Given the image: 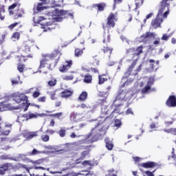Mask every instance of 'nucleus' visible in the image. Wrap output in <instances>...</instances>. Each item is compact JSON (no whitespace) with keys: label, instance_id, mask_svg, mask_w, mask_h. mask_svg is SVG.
Here are the masks:
<instances>
[{"label":"nucleus","instance_id":"nucleus-36","mask_svg":"<svg viewBox=\"0 0 176 176\" xmlns=\"http://www.w3.org/2000/svg\"><path fill=\"white\" fill-rule=\"evenodd\" d=\"M100 136L101 133H97L96 134H95L91 140V144H93V142H96V141H98V138H100Z\"/></svg>","mask_w":176,"mask_h":176},{"label":"nucleus","instance_id":"nucleus-17","mask_svg":"<svg viewBox=\"0 0 176 176\" xmlns=\"http://www.w3.org/2000/svg\"><path fill=\"white\" fill-rule=\"evenodd\" d=\"M50 54H56V57L54 59V65H57L58 64V61H60V57H61V51L59 49H56L54 50V53Z\"/></svg>","mask_w":176,"mask_h":176},{"label":"nucleus","instance_id":"nucleus-39","mask_svg":"<svg viewBox=\"0 0 176 176\" xmlns=\"http://www.w3.org/2000/svg\"><path fill=\"white\" fill-rule=\"evenodd\" d=\"M47 85L50 87H54V86H56L57 85V80L54 78V79L48 81Z\"/></svg>","mask_w":176,"mask_h":176},{"label":"nucleus","instance_id":"nucleus-7","mask_svg":"<svg viewBox=\"0 0 176 176\" xmlns=\"http://www.w3.org/2000/svg\"><path fill=\"white\" fill-rule=\"evenodd\" d=\"M149 38H155V33L146 32L140 36V42L146 43L149 41Z\"/></svg>","mask_w":176,"mask_h":176},{"label":"nucleus","instance_id":"nucleus-21","mask_svg":"<svg viewBox=\"0 0 176 176\" xmlns=\"http://www.w3.org/2000/svg\"><path fill=\"white\" fill-rule=\"evenodd\" d=\"M104 142L106 144V148L108 149V151H112V149H113V143L109 138H106L104 139Z\"/></svg>","mask_w":176,"mask_h":176},{"label":"nucleus","instance_id":"nucleus-40","mask_svg":"<svg viewBox=\"0 0 176 176\" xmlns=\"http://www.w3.org/2000/svg\"><path fill=\"white\" fill-rule=\"evenodd\" d=\"M153 85H155V78L149 77L148 80L147 81V85L152 87Z\"/></svg>","mask_w":176,"mask_h":176},{"label":"nucleus","instance_id":"nucleus-13","mask_svg":"<svg viewBox=\"0 0 176 176\" xmlns=\"http://www.w3.org/2000/svg\"><path fill=\"white\" fill-rule=\"evenodd\" d=\"M12 109H14L12 104H5L3 102L0 103V111L1 112H3V111H10Z\"/></svg>","mask_w":176,"mask_h":176},{"label":"nucleus","instance_id":"nucleus-46","mask_svg":"<svg viewBox=\"0 0 176 176\" xmlns=\"http://www.w3.org/2000/svg\"><path fill=\"white\" fill-rule=\"evenodd\" d=\"M77 108H81L82 109H89L90 107H89V105L86 104L85 103H82L81 104H78Z\"/></svg>","mask_w":176,"mask_h":176},{"label":"nucleus","instance_id":"nucleus-29","mask_svg":"<svg viewBox=\"0 0 176 176\" xmlns=\"http://www.w3.org/2000/svg\"><path fill=\"white\" fill-rule=\"evenodd\" d=\"M93 81V76L91 74H86L84 76V79H83V82L84 83H91V82Z\"/></svg>","mask_w":176,"mask_h":176},{"label":"nucleus","instance_id":"nucleus-48","mask_svg":"<svg viewBox=\"0 0 176 176\" xmlns=\"http://www.w3.org/2000/svg\"><path fill=\"white\" fill-rule=\"evenodd\" d=\"M119 107H120V104H118V105L116 106L115 109L111 112V113L112 114H113V113H120V108H119Z\"/></svg>","mask_w":176,"mask_h":176},{"label":"nucleus","instance_id":"nucleus-43","mask_svg":"<svg viewBox=\"0 0 176 176\" xmlns=\"http://www.w3.org/2000/svg\"><path fill=\"white\" fill-rule=\"evenodd\" d=\"M49 116H50V118H57L58 119H60V118L63 116V113L60 112L54 114H50Z\"/></svg>","mask_w":176,"mask_h":176},{"label":"nucleus","instance_id":"nucleus-54","mask_svg":"<svg viewBox=\"0 0 176 176\" xmlns=\"http://www.w3.org/2000/svg\"><path fill=\"white\" fill-rule=\"evenodd\" d=\"M93 64H96V65H100V60L97 58V56H94Z\"/></svg>","mask_w":176,"mask_h":176},{"label":"nucleus","instance_id":"nucleus-51","mask_svg":"<svg viewBox=\"0 0 176 176\" xmlns=\"http://www.w3.org/2000/svg\"><path fill=\"white\" fill-rule=\"evenodd\" d=\"M135 52V47H131L126 51V54H131L132 53H134Z\"/></svg>","mask_w":176,"mask_h":176},{"label":"nucleus","instance_id":"nucleus-20","mask_svg":"<svg viewBox=\"0 0 176 176\" xmlns=\"http://www.w3.org/2000/svg\"><path fill=\"white\" fill-rule=\"evenodd\" d=\"M47 5L48 9H50V8H60L61 6V4L57 3V1L54 0L47 1Z\"/></svg>","mask_w":176,"mask_h":176},{"label":"nucleus","instance_id":"nucleus-16","mask_svg":"<svg viewBox=\"0 0 176 176\" xmlns=\"http://www.w3.org/2000/svg\"><path fill=\"white\" fill-rule=\"evenodd\" d=\"M111 111H112V107L111 106L104 105V106H102L101 108V114L105 115V116L109 115Z\"/></svg>","mask_w":176,"mask_h":176},{"label":"nucleus","instance_id":"nucleus-55","mask_svg":"<svg viewBox=\"0 0 176 176\" xmlns=\"http://www.w3.org/2000/svg\"><path fill=\"white\" fill-rule=\"evenodd\" d=\"M38 102H46V96H42L37 99Z\"/></svg>","mask_w":176,"mask_h":176},{"label":"nucleus","instance_id":"nucleus-47","mask_svg":"<svg viewBox=\"0 0 176 176\" xmlns=\"http://www.w3.org/2000/svg\"><path fill=\"white\" fill-rule=\"evenodd\" d=\"M41 140L43 141V142H47L49 140H50V138L48 135H41Z\"/></svg>","mask_w":176,"mask_h":176},{"label":"nucleus","instance_id":"nucleus-57","mask_svg":"<svg viewBox=\"0 0 176 176\" xmlns=\"http://www.w3.org/2000/svg\"><path fill=\"white\" fill-rule=\"evenodd\" d=\"M74 79V76H65L63 77V80H72Z\"/></svg>","mask_w":176,"mask_h":176},{"label":"nucleus","instance_id":"nucleus-64","mask_svg":"<svg viewBox=\"0 0 176 176\" xmlns=\"http://www.w3.org/2000/svg\"><path fill=\"white\" fill-rule=\"evenodd\" d=\"M115 173L114 169L109 170V176H118L116 174H113Z\"/></svg>","mask_w":176,"mask_h":176},{"label":"nucleus","instance_id":"nucleus-18","mask_svg":"<svg viewBox=\"0 0 176 176\" xmlns=\"http://www.w3.org/2000/svg\"><path fill=\"white\" fill-rule=\"evenodd\" d=\"M157 166V163L155 162H147L145 163L142 164V167H144V168H153V167Z\"/></svg>","mask_w":176,"mask_h":176},{"label":"nucleus","instance_id":"nucleus-53","mask_svg":"<svg viewBox=\"0 0 176 176\" xmlns=\"http://www.w3.org/2000/svg\"><path fill=\"white\" fill-rule=\"evenodd\" d=\"M170 38V35H168L167 34H164L161 38L162 41H168Z\"/></svg>","mask_w":176,"mask_h":176},{"label":"nucleus","instance_id":"nucleus-41","mask_svg":"<svg viewBox=\"0 0 176 176\" xmlns=\"http://www.w3.org/2000/svg\"><path fill=\"white\" fill-rule=\"evenodd\" d=\"M12 167V164L6 163L1 166V168L4 169L6 171H8V170L10 169Z\"/></svg>","mask_w":176,"mask_h":176},{"label":"nucleus","instance_id":"nucleus-31","mask_svg":"<svg viewBox=\"0 0 176 176\" xmlns=\"http://www.w3.org/2000/svg\"><path fill=\"white\" fill-rule=\"evenodd\" d=\"M144 49V47L142 45H140L137 47V49H135V53L133 54V56H140L141 54H142V50Z\"/></svg>","mask_w":176,"mask_h":176},{"label":"nucleus","instance_id":"nucleus-15","mask_svg":"<svg viewBox=\"0 0 176 176\" xmlns=\"http://www.w3.org/2000/svg\"><path fill=\"white\" fill-rule=\"evenodd\" d=\"M41 3H38L36 7V10L38 12H41V10H45V9H47V6H43V5H47V0H39Z\"/></svg>","mask_w":176,"mask_h":176},{"label":"nucleus","instance_id":"nucleus-56","mask_svg":"<svg viewBox=\"0 0 176 176\" xmlns=\"http://www.w3.org/2000/svg\"><path fill=\"white\" fill-rule=\"evenodd\" d=\"M41 96V92L36 91L33 93L32 97L33 98H38Z\"/></svg>","mask_w":176,"mask_h":176},{"label":"nucleus","instance_id":"nucleus-34","mask_svg":"<svg viewBox=\"0 0 176 176\" xmlns=\"http://www.w3.org/2000/svg\"><path fill=\"white\" fill-rule=\"evenodd\" d=\"M24 69H25V65L21 63H19L17 65V70L20 74H23V72H24Z\"/></svg>","mask_w":176,"mask_h":176},{"label":"nucleus","instance_id":"nucleus-60","mask_svg":"<svg viewBox=\"0 0 176 176\" xmlns=\"http://www.w3.org/2000/svg\"><path fill=\"white\" fill-rule=\"evenodd\" d=\"M155 171H156V170H153V172H151L149 170H146L145 174L147 176H155V175L153 174V173H155Z\"/></svg>","mask_w":176,"mask_h":176},{"label":"nucleus","instance_id":"nucleus-12","mask_svg":"<svg viewBox=\"0 0 176 176\" xmlns=\"http://www.w3.org/2000/svg\"><path fill=\"white\" fill-rule=\"evenodd\" d=\"M126 91H124V90H120L116 97L115 100L113 102L112 107H113L117 100H120L121 101H123V100H126Z\"/></svg>","mask_w":176,"mask_h":176},{"label":"nucleus","instance_id":"nucleus-19","mask_svg":"<svg viewBox=\"0 0 176 176\" xmlns=\"http://www.w3.org/2000/svg\"><path fill=\"white\" fill-rule=\"evenodd\" d=\"M74 94V92L69 89H65L60 93V97L61 98H69L71 96Z\"/></svg>","mask_w":176,"mask_h":176},{"label":"nucleus","instance_id":"nucleus-38","mask_svg":"<svg viewBox=\"0 0 176 176\" xmlns=\"http://www.w3.org/2000/svg\"><path fill=\"white\" fill-rule=\"evenodd\" d=\"M164 131L169 134H173V135H176V128H170L169 129H165Z\"/></svg>","mask_w":176,"mask_h":176},{"label":"nucleus","instance_id":"nucleus-50","mask_svg":"<svg viewBox=\"0 0 176 176\" xmlns=\"http://www.w3.org/2000/svg\"><path fill=\"white\" fill-rule=\"evenodd\" d=\"M41 153V151L36 150V148H34L32 151L30 153V156H35L36 155H39Z\"/></svg>","mask_w":176,"mask_h":176},{"label":"nucleus","instance_id":"nucleus-32","mask_svg":"<svg viewBox=\"0 0 176 176\" xmlns=\"http://www.w3.org/2000/svg\"><path fill=\"white\" fill-rule=\"evenodd\" d=\"M145 0H134L135 1V9H139V8H141L142 5H144V1Z\"/></svg>","mask_w":176,"mask_h":176},{"label":"nucleus","instance_id":"nucleus-28","mask_svg":"<svg viewBox=\"0 0 176 176\" xmlns=\"http://www.w3.org/2000/svg\"><path fill=\"white\" fill-rule=\"evenodd\" d=\"M17 57H18V58H19V63H23V61L24 63H25V60H27V58H32V57H34V56L32 54H30L27 55L26 56H18Z\"/></svg>","mask_w":176,"mask_h":176},{"label":"nucleus","instance_id":"nucleus-62","mask_svg":"<svg viewBox=\"0 0 176 176\" xmlns=\"http://www.w3.org/2000/svg\"><path fill=\"white\" fill-rule=\"evenodd\" d=\"M19 167H21V168H25V170H26L28 173H30V168H28V166L25 164H21Z\"/></svg>","mask_w":176,"mask_h":176},{"label":"nucleus","instance_id":"nucleus-49","mask_svg":"<svg viewBox=\"0 0 176 176\" xmlns=\"http://www.w3.org/2000/svg\"><path fill=\"white\" fill-rule=\"evenodd\" d=\"M114 123H115V126L116 127L119 128L122 126V121L119 119L115 120Z\"/></svg>","mask_w":176,"mask_h":176},{"label":"nucleus","instance_id":"nucleus-45","mask_svg":"<svg viewBox=\"0 0 176 176\" xmlns=\"http://www.w3.org/2000/svg\"><path fill=\"white\" fill-rule=\"evenodd\" d=\"M66 133H67V131L65 130V128H61L58 131V134L60 137H62V138L65 135Z\"/></svg>","mask_w":176,"mask_h":176},{"label":"nucleus","instance_id":"nucleus-23","mask_svg":"<svg viewBox=\"0 0 176 176\" xmlns=\"http://www.w3.org/2000/svg\"><path fill=\"white\" fill-rule=\"evenodd\" d=\"M105 82H108L107 74H104L98 76V85H104Z\"/></svg>","mask_w":176,"mask_h":176},{"label":"nucleus","instance_id":"nucleus-10","mask_svg":"<svg viewBox=\"0 0 176 176\" xmlns=\"http://www.w3.org/2000/svg\"><path fill=\"white\" fill-rule=\"evenodd\" d=\"M166 104L167 107H169L170 108H174L176 107V96L174 95H171L169 96V98L167 99L166 102Z\"/></svg>","mask_w":176,"mask_h":176},{"label":"nucleus","instance_id":"nucleus-14","mask_svg":"<svg viewBox=\"0 0 176 176\" xmlns=\"http://www.w3.org/2000/svg\"><path fill=\"white\" fill-rule=\"evenodd\" d=\"M97 131H99V133L102 131V126H101V122H98L95 125V127L92 128L91 132L89 134V137L93 135V134H94V133H97Z\"/></svg>","mask_w":176,"mask_h":176},{"label":"nucleus","instance_id":"nucleus-1","mask_svg":"<svg viewBox=\"0 0 176 176\" xmlns=\"http://www.w3.org/2000/svg\"><path fill=\"white\" fill-rule=\"evenodd\" d=\"M21 4L19 2H15L11 6H8V12L10 16H13L14 20H17L23 17L25 14V11L23 8H20ZM15 8H18L16 10H14Z\"/></svg>","mask_w":176,"mask_h":176},{"label":"nucleus","instance_id":"nucleus-30","mask_svg":"<svg viewBox=\"0 0 176 176\" xmlns=\"http://www.w3.org/2000/svg\"><path fill=\"white\" fill-rule=\"evenodd\" d=\"M113 50V48H111L109 47H104L103 49H102V52H103L104 54H109V56L112 54Z\"/></svg>","mask_w":176,"mask_h":176},{"label":"nucleus","instance_id":"nucleus-59","mask_svg":"<svg viewBox=\"0 0 176 176\" xmlns=\"http://www.w3.org/2000/svg\"><path fill=\"white\" fill-rule=\"evenodd\" d=\"M38 116H39V114H34V113L29 114V120L30 119H36V118H38Z\"/></svg>","mask_w":176,"mask_h":176},{"label":"nucleus","instance_id":"nucleus-63","mask_svg":"<svg viewBox=\"0 0 176 176\" xmlns=\"http://www.w3.org/2000/svg\"><path fill=\"white\" fill-rule=\"evenodd\" d=\"M149 63H151V69H155V60L150 59Z\"/></svg>","mask_w":176,"mask_h":176},{"label":"nucleus","instance_id":"nucleus-58","mask_svg":"<svg viewBox=\"0 0 176 176\" xmlns=\"http://www.w3.org/2000/svg\"><path fill=\"white\" fill-rule=\"evenodd\" d=\"M50 98L51 100H57V96L56 94V91H53L50 94Z\"/></svg>","mask_w":176,"mask_h":176},{"label":"nucleus","instance_id":"nucleus-4","mask_svg":"<svg viewBox=\"0 0 176 176\" xmlns=\"http://www.w3.org/2000/svg\"><path fill=\"white\" fill-rule=\"evenodd\" d=\"M164 12H162V13L160 14V8L155 19L151 21V25L153 28L156 29V28H160L162 25V23H163V19H167V17H164L163 16V14H164Z\"/></svg>","mask_w":176,"mask_h":176},{"label":"nucleus","instance_id":"nucleus-8","mask_svg":"<svg viewBox=\"0 0 176 176\" xmlns=\"http://www.w3.org/2000/svg\"><path fill=\"white\" fill-rule=\"evenodd\" d=\"M12 124H6L5 127L2 128L0 123V134L1 135H9L12 130Z\"/></svg>","mask_w":176,"mask_h":176},{"label":"nucleus","instance_id":"nucleus-24","mask_svg":"<svg viewBox=\"0 0 176 176\" xmlns=\"http://www.w3.org/2000/svg\"><path fill=\"white\" fill-rule=\"evenodd\" d=\"M89 155V151H85L81 153V156L79 159L76 160V164H79V163H81L80 160H83Z\"/></svg>","mask_w":176,"mask_h":176},{"label":"nucleus","instance_id":"nucleus-42","mask_svg":"<svg viewBox=\"0 0 176 176\" xmlns=\"http://www.w3.org/2000/svg\"><path fill=\"white\" fill-rule=\"evenodd\" d=\"M12 39L14 41H19L20 39V33L19 32H14L12 36Z\"/></svg>","mask_w":176,"mask_h":176},{"label":"nucleus","instance_id":"nucleus-61","mask_svg":"<svg viewBox=\"0 0 176 176\" xmlns=\"http://www.w3.org/2000/svg\"><path fill=\"white\" fill-rule=\"evenodd\" d=\"M5 38H6V36L5 34H2L0 36V45H2L5 42Z\"/></svg>","mask_w":176,"mask_h":176},{"label":"nucleus","instance_id":"nucleus-6","mask_svg":"<svg viewBox=\"0 0 176 176\" xmlns=\"http://www.w3.org/2000/svg\"><path fill=\"white\" fill-rule=\"evenodd\" d=\"M58 16L56 17L57 21H63V19H68L70 17L71 19H74V14L69 12V11L61 10L58 12Z\"/></svg>","mask_w":176,"mask_h":176},{"label":"nucleus","instance_id":"nucleus-35","mask_svg":"<svg viewBox=\"0 0 176 176\" xmlns=\"http://www.w3.org/2000/svg\"><path fill=\"white\" fill-rule=\"evenodd\" d=\"M23 52L25 53V54H28L30 52H31V48L30 47V45L25 44L23 47Z\"/></svg>","mask_w":176,"mask_h":176},{"label":"nucleus","instance_id":"nucleus-3","mask_svg":"<svg viewBox=\"0 0 176 176\" xmlns=\"http://www.w3.org/2000/svg\"><path fill=\"white\" fill-rule=\"evenodd\" d=\"M116 21H118V13L113 14V12H111L107 16L106 25L102 24L103 30L115 28Z\"/></svg>","mask_w":176,"mask_h":176},{"label":"nucleus","instance_id":"nucleus-37","mask_svg":"<svg viewBox=\"0 0 176 176\" xmlns=\"http://www.w3.org/2000/svg\"><path fill=\"white\" fill-rule=\"evenodd\" d=\"M12 85H19L20 83V76H17L11 80Z\"/></svg>","mask_w":176,"mask_h":176},{"label":"nucleus","instance_id":"nucleus-22","mask_svg":"<svg viewBox=\"0 0 176 176\" xmlns=\"http://www.w3.org/2000/svg\"><path fill=\"white\" fill-rule=\"evenodd\" d=\"M152 90L153 91H155L156 89L155 88L152 89V87L151 85H146L144 87L142 88L141 93L142 94H148L149 92Z\"/></svg>","mask_w":176,"mask_h":176},{"label":"nucleus","instance_id":"nucleus-11","mask_svg":"<svg viewBox=\"0 0 176 176\" xmlns=\"http://www.w3.org/2000/svg\"><path fill=\"white\" fill-rule=\"evenodd\" d=\"M92 9H96L98 13L99 12H104L105 10V8H107V3H99L93 4L91 6Z\"/></svg>","mask_w":176,"mask_h":176},{"label":"nucleus","instance_id":"nucleus-26","mask_svg":"<svg viewBox=\"0 0 176 176\" xmlns=\"http://www.w3.org/2000/svg\"><path fill=\"white\" fill-rule=\"evenodd\" d=\"M89 94L86 91H82L78 98V101H86Z\"/></svg>","mask_w":176,"mask_h":176},{"label":"nucleus","instance_id":"nucleus-52","mask_svg":"<svg viewBox=\"0 0 176 176\" xmlns=\"http://www.w3.org/2000/svg\"><path fill=\"white\" fill-rule=\"evenodd\" d=\"M19 23H20V22H15L11 25H10L8 26L9 30H13V28H14V27H17V25H19Z\"/></svg>","mask_w":176,"mask_h":176},{"label":"nucleus","instance_id":"nucleus-44","mask_svg":"<svg viewBox=\"0 0 176 176\" xmlns=\"http://www.w3.org/2000/svg\"><path fill=\"white\" fill-rule=\"evenodd\" d=\"M111 42V35L108 34L107 36H104L103 39V43H105L106 45L109 43Z\"/></svg>","mask_w":176,"mask_h":176},{"label":"nucleus","instance_id":"nucleus-25","mask_svg":"<svg viewBox=\"0 0 176 176\" xmlns=\"http://www.w3.org/2000/svg\"><path fill=\"white\" fill-rule=\"evenodd\" d=\"M137 65V59L134 60L131 65L128 68V71L126 72V75H131V72H133V69H134V67Z\"/></svg>","mask_w":176,"mask_h":176},{"label":"nucleus","instance_id":"nucleus-2","mask_svg":"<svg viewBox=\"0 0 176 176\" xmlns=\"http://www.w3.org/2000/svg\"><path fill=\"white\" fill-rule=\"evenodd\" d=\"M11 98L13 101L16 102V104H20L22 101H25V102L22 103V109H23L24 112L28 111V108L30 105V104L28 102V96L23 94H20V92H15L11 94Z\"/></svg>","mask_w":176,"mask_h":176},{"label":"nucleus","instance_id":"nucleus-5","mask_svg":"<svg viewBox=\"0 0 176 176\" xmlns=\"http://www.w3.org/2000/svg\"><path fill=\"white\" fill-rule=\"evenodd\" d=\"M57 57L56 54H45L43 56V58L40 60L39 68H45L50 61L54 62V58Z\"/></svg>","mask_w":176,"mask_h":176},{"label":"nucleus","instance_id":"nucleus-9","mask_svg":"<svg viewBox=\"0 0 176 176\" xmlns=\"http://www.w3.org/2000/svg\"><path fill=\"white\" fill-rule=\"evenodd\" d=\"M65 64L59 67L60 72L65 73L67 72L69 69H71V67H72V60H65Z\"/></svg>","mask_w":176,"mask_h":176},{"label":"nucleus","instance_id":"nucleus-33","mask_svg":"<svg viewBox=\"0 0 176 176\" xmlns=\"http://www.w3.org/2000/svg\"><path fill=\"white\" fill-rule=\"evenodd\" d=\"M38 137V132H29L28 133L27 140H32V138Z\"/></svg>","mask_w":176,"mask_h":176},{"label":"nucleus","instance_id":"nucleus-27","mask_svg":"<svg viewBox=\"0 0 176 176\" xmlns=\"http://www.w3.org/2000/svg\"><path fill=\"white\" fill-rule=\"evenodd\" d=\"M85 47L80 49L76 48L74 50V56L75 57H81L83 55V50H85Z\"/></svg>","mask_w":176,"mask_h":176}]
</instances>
